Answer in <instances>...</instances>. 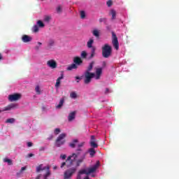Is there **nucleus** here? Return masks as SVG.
Instances as JSON below:
<instances>
[{
    "label": "nucleus",
    "instance_id": "nucleus-1",
    "mask_svg": "<svg viewBox=\"0 0 179 179\" xmlns=\"http://www.w3.org/2000/svg\"><path fill=\"white\" fill-rule=\"evenodd\" d=\"M76 153H73L71 155H69L65 162H62L61 165V169L64 167V166H66V167H72L73 164H76V167H79L80 164H82V162L85 161L86 159V153H85L80 159H78V156L80 155V152H82V149L79 148L76 150Z\"/></svg>",
    "mask_w": 179,
    "mask_h": 179
},
{
    "label": "nucleus",
    "instance_id": "nucleus-2",
    "mask_svg": "<svg viewBox=\"0 0 179 179\" xmlns=\"http://www.w3.org/2000/svg\"><path fill=\"white\" fill-rule=\"evenodd\" d=\"M96 73H91V72H85L84 73V83L85 85H89L90 82H92V79L95 78L96 80H99L100 78H101V75H103V69L102 68H96L95 69Z\"/></svg>",
    "mask_w": 179,
    "mask_h": 179
},
{
    "label": "nucleus",
    "instance_id": "nucleus-3",
    "mask_svg": "<svg viewBox=\"0 0 179 179\" xmlns=\"http://www.w3.org/2000/svg\"><path fill=\"white\" fill-rule=\"evenodd\" d=\"M36 173H41V171H45V174H38L36 179H48L51 176V171H50V166H44L43 164L36 166Z\"/></svg>",
    "mask_w": 179,
    "mask_h": 179
},
{
    "label": "nucleus",
    "instance_id": "nucleus-4",
    "mask_svg": "<svg viewBox=\"0 0 179 179\" xmlns=\"http://www.w3.org/2000/svg\"><path fill=\"white\" fill-rule=\"evenodd\" d=\"M102 57L103 58H110L113 54V48L108 44H105L102 48Z\"/></svg>",
    "mask_w": 179,
    "mask_h": 179
},
{
    "label": "nucleus",
    "instance_id": "nucleus-5",
    "mask_svg": "<svg viewBox=\"0 0 179 179\" xmlns=\"http://www.w3.org/2000/svg\"><path fill=\"white\" fill-rule=\"evenodd\" d=\"M73 61L74 64H72L67 67L68 71H72V69H76L78 66L83 64V60H82V58H80V57H75Z\"/></svg>",
    "mask_w": 179,
    "mask_h": 179
},
{
    "label": "nucleus",
    "instance_id": "nucleus-6",
    "mask_svg": "<svg viewBox=\"0 0 179 179\" xmlns=\"http://www.w3.org/2000/svg\"><path fill=\"white\" fill-rule=\"evenodd\" d=\"M65 138H66V134L65 133L61 134L56 139L55 145L57 148H61L62 145H65V142H66V141L65 140Z\"/></svg>",
    "mask_w": 179,
    "mask_h": 179
},
{
    "label": "nucleus",
    "instance_id": "nucleus-7",
    "mask_svg": "<svg viewBox=\"0 0 179 179\" xmlns=\"http://www.w3.org/2000/svg\"><path fill=\"white\" fill-rule=\"evenodd\" d=\"M75 173H76V167H73L66 170L64 173V179H71Z\"/></svg>",
    "mask_w": 179,
    "mask_h": 179
},
{
    "label": "nucleus",
    "instance_id": "nucleus-8",
    "mask_svg": "<svg viewBox=\"0 0 179 179\" xmlns=\"http://www.w3.org/2000/svg\"><path fill=\"white\" fill-rule=\"evenodd\" d=\"M112 44L117 50L120 48V43H118V38L115 33L112 32Z\"/></svg>",
    "mask_w": 179,
    "mask_h": 179
},
{
    "label": "nucleus",
    "instance_id": "nucleus-9",
    "mask_svg": "<svg viewBox=\"0 0 179 179\" xmlns=\"http://www.w3.org/2000/svg\"><path fill=\"white\" fill-rule=\"evenodd\" d=\"M20 99H22V94L17 93L8 96L9 101H17V100H20Z\"/></svg>",
    "mask_w": 179,
    "mask_h": 179
},
{
    "label": "nucleus",
    "instance_id": "nucleus-10",
    "mask_svg": "<svg viewBox=\"0 0 179 179\" xmlns=\"http://www.w3.org/2000/svg\"><path fill=\"white\" fill-rule=\"evenodd\" d=\"M48 66H50V68H52V69H55L57 66H58V64H57V62L54 59H50L47 62Z\"/></svg>",
    "mask_w": 179,
    "mask_h": 179
},
{
    "label": "nucleus",
    "instance_id": "nucleus-11",
    "mask_svg": "<svg viewBox=\"0 0 179 179\" xmlns=\"http://www.w3.org/2000/svg\"><path fill=\"white\" fill-rule=\"evenodd\" d=\"M99 162L94 165L91 168H88L87 169V176H89V174H92V173H94V171H96L97 170V168L99 167Z\"/></svg>",
    "mask_w": 179,
    "mask_h": 179
},
{
    "label": "nucleus",
    "instance_id": "nucleus-12",
    "mask_svg": "<svg viewBox=\"0 0 179 179\" xmlns=\"http://www.w3.org/2000/svg\"><path fill=\"white\" fill-rule=\"evenodd\" d=\"M17 107V105L15 103H10L7 106L4 107L3 111H10V110H13Z\"/></svg>",
    "mask_w": 179,
    "mask_h": 179
},
{
    "label": "nucleus",
    "instance_id": "nucleus-13",
    "mask_svg": "<svg viewBox=\"0 0 179 179\" xmlns=\"http://www.w3.org/2000/svg\"><path fill=\"white\" fill-rule=\"evenodd\" d=\"M90 143L93 149L99 148V145L96 143V138L94 137V136H91V141Z\"/></svg>",
    "mask_w": 179,
    "mask_h": 179
},
{
    "label": "nucleus",
    "instance_id": "nucleus-14",
    "mask_svg": "<svg viewBox=\"0 0 179 179\" xmlns=\"http://www.w3.org/2000/svg\"><path fill=\"white\" fill-rule=\"evenodd\" d=\"M54 45H55V41L54 39H50L47 43V50H51Z\"/></svg>",
    "mask_w": 179,
    "mask_h": 179
},
{
    "label": "nucleus",
    "instance_id": "nucleus-15",
    "mask_svg": "<svg viewBox=\"0 0 179 179\" xmlns=\"http://www.w3.org/2000/svg\"><path fill=\"white\" fill-rule=\"evenodd\" d=\"M31 40H33V38L29 36V35H23L22 37V41L23 43H29V41H31Z\"/></svg>",
    "mask_w": 179,
    "mask_h": 179
},
{
    "label": "nucleus",
    "instance_id": "nucleus-16",
    "mask_svg": "<svg viewBox=\"0 0 179 179\" xmlns=\"http://www.w3.org/2000/svg\"><path fill=\"white\" fill-rule=\"evenodd\" d=\"M62 79H64V73L61 74V76L59 77L56 80L55 87H59V85H61V80Z\"/></svg>",
    "mask_w": 179,
    "mask_h": 179
},
{
    "label": "nucleus",
    "instance_id": "nucleus-17",
    "mask_svg": "<svg viewBox=\"0 0 179 179\" xmlns=\"http://www.w3.org/2000/svg\"><path fill=\"white\" fill-rule=\"evenodd\" d=\"M76 115V111H73L71 113H69V117H68L69 121V122L73 121V120H75Z\"/></svg>",
    "mask_w": 179,
    "mask_h": 179
},
{
    "label": "nucleus",
    "instance_id": "nucleus-18",
    "mask_svg": "<svg viewBox=\"0 0 179 179\" xmlns=\"http://www.w3.org/2000/svg\"><path fill=\"white\" fill-rule=\"evenodd\" d=\"M87 152L90 154V157H94L96 155V150L93 148H90Z\"/></svg>",
    "mask_w": 179,
    "mask_h": 179
},
{
    "label": "nucleus",
    "instance_id": "nucleus-19",
    "mask_svg": "<svg viewBox=\"0 0 179 179\" xmlns=\"http://www.w3.org/2000/svg\"><path fill=\"white\" fill-rule=\"evenodd\" d=\"M93 43H94V40L93 38H90L89 41L87 43V47L88 48H93L94 46H93Z\"/></svg>",
    "mask_w": 179,
    "mask_h": 179
},
{
    "label": "nucleus",
    "instance_id": "nucleus-20",
    "mask_svg": "<svg viewBox=\"0 0 179 179\" xmlns=\"http://www.w3.org/2000/svg\"><path fill=\"white\" fill-rule=\"evenodd\" d=\"M94 55H96V47L91 48V55L89 59H92V58H94Z\"/></svg>",
    "mask_w": 179,
    "mask_h": 179
},
{
    "label": "nucleus",
    "instance_id": "nucleus-21",
    "mask_svg": "<svg viewBox=\"0 0 179 179\" xmlns=\"http://www.w3.org/2000/svg\"><path fill=\"white\" fill-rule=\"evenodd\" d=\"M92 34H93V36L96 37V38H99L100 37V31L98 29H94L92 31Z\"/></svg>",
    "mask_w": 179,
    "mask_h": 179
},
{
    "label": "nucleus",
    "instance_id": "nucleus-22",
    "mask_svg": "<svg viewBox=\"0 0 179 179\" xmlns=\"http://www.w3.org/2000/svg\"><path fill=\"white\" fill-rule=\"evenodd\" d=\"M93 65H94V62H92L91 63H90L88 67L85 72H90L92 69H93Z\"/></svg>",
    "mask_w": 179,
    "mask_h": 179
},
{
    "label": "nucleus",
    "instance_id": "nucleus-23",
    "mask_svg": "<svg viewBox=\"0 0 179 179\" xmlns=\"http://www.w3.org/2000/svg\"><path fill=\"white\" fill-rule=\"evenodd\" d=\"M110 15H112V20H115L117 11H115V10H110Z\"/></svg>",
    "mask_w": 179,
    "mask_h": 179
},
{
    "label": "nucleus",
    "instance_id": "nucleus-24",
    "mask_svg": "<svg viewBox=\"0 0 179 179\" xmlns=\"http://www.w3.org/2000/svg\"><path fill=\"white\" fill-rule=\"evenodd\" d=\"M80 57L83 59H86V58H87V52H86V50L82 51Z\"/></svg>",
    "mask_w": 179,
    "mask_h": 179
},
{
    "label": "nucleus",
    "instance_id": "nucleus-25",
    "mask_svg": "<svg viewBox=\"0 0 179 179\" xmlns=\"http://www.w3.org/2000/svg\"><path fill=\"white\" fill-rule=\"evenodd\" d=\"M64 101H65V99L64 98L61 99L59 102V104L56 106V108H61V107H62V106H64Z\"/></svg>",
    "mask_w": 179,
    "mask_h": 179
},
{
    "label": "nucleus",
    "instance_id": "nucleus-26",
    "mask_svg": "<svg viewBox=\"0 0 179 179\" xmlns=\"http://www.w3.org/2000/svg\"><path fill=\"white\" fill-rule=\"evenodd\" d=\"M3 162L4 163H8V166H12V164H13V162H12V159H8V158H4L3 159Z\"/></svg>",
    "mask_w": 179,
    "mask_h": 179
},
{
    "label": "nucleus",
    "instance_id": "nucleus-27",
    "mask_svg": "<svg viewBox=\"0 0 179 179\" xmlns=\"http://www.w3.org/2000/svg\"><path fill=\"white\" fill-rule=\"evenodd\" d=\"M43 20L46 23H50V21L51 20V15H45Z\"/></svg>",
    "mask_w": 179,
    "mask_h": 179
},
{
    "label": "nucleus",
    "instance_id": "nucleus-28",
    "mask_svg": "<svg viewBox=\"0 0 179 179\" xmlns=\"http://www.w3.org/2000/svg\"><path fill=\"white\" fill-rule=\"evenodd\" d=\"M70 97H71V99H77L78 94H76L75 92H72L70 93Z\"/></svg>",
    "mask_w": 179,
    "mask_h": 179
},
{
    "label": "nucleus",
    "instance_id": "nucleus-29",
    "mask_svg": "<svg viewBox=\"0 0 179 179\" xmlns=\"http://www.w3.org/2000/svg\"><path fill=\"white\" fill-rule=\"evenodd\" d=\"M15 118H9L6 120V124H13L15 122Z\"/></svg>",
    "mask_w": 179,
    "mask_h": 179
},
{
    "label": "nucleus",
    "instance_id": "nucleus-30",
    "mask_svg": "<svg viewBox=\"0 0 179 179\" xmlns=\"http://www.w3.org/2000/svg\"><path fill=\"white\" fill-rule=\"evenodd\" d=\"M36 24L38 26V27H44V23L41 20H38L36 22Z\"/></svg>",
    "mask_w": 179,
    "mask_h": 179
},
{
    "label": "nucleus",
    "instance_id": "nucleus-31",
    "mask_svg": "<svg viewBox=\"0 0 179 179\" xmlns=\"http://www.w3.org/2000/svg\"><path fill=\"white\" fill-rule=\"evenodd\" d=\"M35 92H36V94H41V91L40 90V86L37 85L35 87Z\"/></svg>",
    "mask_w": 179,
    "mask_h": 179
},
{
    "label": "nucleus",
    "instance_id": "nucleus-32",
    "mask_svg": "<svg viewBox=\"0 0 179 179\" xmlns=\"http://www.w3.org/2000/svg\"><path fill=\"white\" fill-rule=\"evenodd\" d=\"M32 31L37 33L38 31V25H34L32 28Z\"/></svg>",
    "mask_w": 179,
    "mask_h": 179
},
{
    "label": "nucleus",
    "instance_id": "nucleus-33",
    "mask_svg": "<svg viewBox=\"0 0 179 179\" xmlns=\"http://www.w3.org/2000/svg\"><path fill=\"white\" fill-rule=\"evenodd\" d=\"M75 143H78V139L73 140V143H71L69 144V146H70L71 148H75Z\"/></svg>",
    "mask_w": 179,
    "mask_h": 179
},
{
    "label": "nucleus",
    "instance_id": "nucleus-34",
    "mask_svg": "<svg viewBox=\"0 0 179 179\" xmlns=\"http://www.w3.org/2000/svg\"><path fill=\"white\" fill-rule=\"evenodd\" d=\"M78 174H86L87 175V171L86 169H83V170H80L79 172H78Z\"/></svg>",
    "mask_w": 179,
    "mask_h": 179
},
{
    "label": "nucleus",
    "instance_id": "nucleus-35",
    "mask_svg": "<svg viewBox=\"0 0 179 179\" xmlns=\"http://www.w3.org/2000/svg\"><path fill=\"white\" fill-rule=\"evenodd\" d=\"M80 15L82 19H85V17H86V13H85V11H80Z\"/></svg>",
    "mask_w": 179,
    "mask_h": 179
},
{
    "label": "nucleus",
    "instance_id": "nucleus-36",
    "mask_svg": "<svg viewBox=\"0 0 179 179\" xmlns=\"http://www.w3.org/2000/svg\"><path fill=\"white\" fill-rule=\"evenodd\" d=\"M56 10L57 13H61V12H62V7L61 6H58Z\"/></svg>",
    "mask_w": 179,
    "mask_h": 179
},
{
    "label": "nucleus",
    "instance_id": "nucleus-37",
    "mask_svg": "<svg viewBox=\"0 0 179 179\" xmlns=\"http://www.w3.org/2000/svg\"><path fill=\"white\" fill-rule=\"evenodd\" d=\"M106 4H107V6L110 7L113 5V1L111 0H108L107 2H106Z\"/></svg>",
    "mask_w": 179,
    "mask_h": 179
},
{
    "label": "nucleus",
    "instance_id": "nucleus-38",
    "mask_svg": "<svg viewBox=\"0 0 179 179\" xmlns=\"http://www.w3.org/2000/svg\"><path fill=\"white\" fill-rule=\"evenodd\" d=\"M59 132H61V129H59V128H56L55 129V135H58V134H59Z\"/></svg>",
    "mask_w": 179,
    "mask_h": 179
},
{
    "label": "nucleus",
    "instance_id": "nucleus-39",
    "mask_svg": "<svg viewBox=\"0 0 179 179\" xmlns=\"http://www.w3.org/2000/svg\"><path fill=\"white\" fill-rule=\"evenodd\" d=\"M103 22L104 23H106L107 22V19H106V18H100L99 19V23H103Z\"/></svg>",
    "mask_w": 179,
    "mask_h": 179
},
{
    "label": "nucleus",
    "instance_id": "nucleus-40",
    "mask_svg": "<svg viewBox=\"0 0 179 179\" xmlns=\"http://www.w3.org/2000/svg\"><path fill=\"white\" fill-rule=\"evenodd\" d=\"M27 146H28V148H31V146H33V143H31V142H28V143H27Z\"/></svg>",
    "mask_w": 179,
    "mask_h": 179
},
{
    "label": "nucleus",
    "instance_id": "nucleus-41",
    "mask_svg": "<svg viewBox=\"0 0 179 179\" xmlns=\"http://www.w3.org/2000/svg\"><path fill=\"white\" fill-rule=\"evenodd\" d=\"M61 158L63 159V160H65L66 159V155H61Z\"/></svg>",
    "mask_w": 179,
    "mask_h": 179
},
{
    "label": "nucleus",
    "instance_id": "nucleus-42",
    "mask_svg": "<svg viewBox=\"0 0 179 179\" xmlns=\"http://www.w3.org/2000/svg\"><path fill=\"white\" fill-rule=\"evenodd\" d=\"M85 145V142L80 143L78 144V148H82Z\"/></svg>",
    "mask_w": 179,
    "mask_h": 179
},
{
    "label": "nucleus",
    "instance_id": "nucleus-43",
    "mask_svg": "<svg viewBox=\"0 0 179 179\" xmlns=\"http://www.w3.org/2000/svg\"><path fill=\"white\" fill-rule=\"evenodd\" d=\"M54 138V136H52V135H50L48 138V141H52V139Z\"/></svg>",
    "mask_w": 179,
    "mask_h": 179
},
{
    "label": "nucleus",
    "instance_id": "nucleus-44",
    "mask_svg": "<svg viewBox=\"0 0 179 179\" xmlns=\"http://www.w3.org/2000/svg\"><path fill=\"white\" fill-rule=\"evenodd\" d=\"M109 92H110V90L108 88H106L105 91V94H107Z\"/></svg>",
    "mask_w": 179,
    "mask_h": 179
},
{
    "label": "nucleus",
    "instance_id": "nucleus-45",
    "mask_svg": "<svg viewBox=\"0 0 179 179\" xmlns=\"http://www.w3.org/2000/svg\"><path fill=\"white\" fill-rule=\"evenodd\" d=\"M77 179H82V175H80V173H78V176H77Z\"/></svg>",
    "mask_w": 179,
    "mask_h": 179
},
{
    "label": "nucleus",
    "instance_id": "nucleus-46",
    "mask_svg": "<svg viewBox=\"0 0 179 179\" xmlns=\"http://www.w3.org/2000/svg\"><path fill=\"white\" fill-rule=\"evenodd\" d=\"M34 156V155H33L32 153H30L28 155L29 157H33Z\"/></svg>",
    "mask_w": 179,
    "mask_h": 179
},
{
    "label": "nucleus",
    "instance_id": "nucleus-47",
    "mask_svg": "<svg viewBox=\"0 0 179 179\" xmlns=\"http://www.w3.org/2000/svg\"><path fill=\"white\" fill-rule=\"evenodd\" d=\"M76 79H77V80H80V77H79V76H76Z\"/></svg>",
    "mask_w": 179,
    "mask_h": 179
},
{
    "label": "nucleus",
    "instance_id": "nucleus-48",
    "mask_svg": "<svg viewBox=\"0 0 179 179\" xmlns=\"http://www.w3.org/2000/svg\"><path fill=\"white\" fill-rule=\"evenodd\" d=\"M106 65H107V64L106 63V62H103V66H106Z\"/></svg>",
    "mask_w": 179,
    "mask_h": 179
},
{
    "label": "nucleus",
    "instance_id": "nucleus-49",
    "mask_svg": "<svg viewBox=\"0 0 179 179\" xmlns=\"http://www.w3.org/2000/svg\"><path fill=\"white\" fill-rule=\"evenodd\" d=\"M54 170H57V169H58V167L57 166L53 167Z\"/></svg>",
    "mask_w": 179,
    "mask_h": 179
},
{
    "label": "nucleus",
    "instance_id": "nucleus-50",
    "mask_svg": "<svg viewBox=\"0 0 179 179\" xmlns=\"http://www.w3.org/2000/svg\"><path fill=\"white\" fill-rule=\"evenodd\" d=\"M2 58H3L2 57V54L0 53V61H1V59H2Z\"/></svg>",
    "mask_w": 179,
    "mask_h": 179
},
{
    "label": "nucleus",
    "instance_id": "nucleus-51",
    "mask_svg": "<svg viewBox=\"0 0 179 179\" xmlns=\"http://www.w3.org/2000/svg\"><path fill=\"white\" fill-rule=\"evenodd\" d=\"M44 147H41V148H40V150H44Z\"/></svg>",
    "mask_w": 179,
    "mask_h": 179
},
{
    "label": "nucleus",
    "instance_id": "nucleus-52",
    "mask_svg": "<svg viewBox=\"0 0 179 179\" xmlns=\"http://www.w3.org/2000/svg\"><path fill=\"white\" fill-rule=\"evenodd\" d=\"M21 170H22V171H23V170H26V168L22 167V168H21Z\"/></svg>",
    "mask_w": 179,
    "mask_h": 179
},
{
    "label": "nucleus",
    "instance_id": "nucleus-53",
    "mask_svg": "<svg viewBox=\"0 0 179 179\" xmlns=\"http://www.w3.org/2000/svg\"><path fill=\"white\" fill-rule=\"evenodd\" d=\"M38 45H41V44H43V43H41V42H38Z\"/></svg>",
    "mask_w": 179,
    "mask_h": 179
},
{
    "label": "nucleus",
    "instance_id": "nucleus-54",
    "mask_svg": "<svg viewBox=\"0 0 179 179\" xmlns=\"http://www.w3.org/2000/svg\"><path fill=\"white\" fill-rule=\"evenodd\" d=\"M84 179H90V178H89V176H87Z\"/></svg>",
    "mask_w": 179,
    "mask_h": 179
},
{
    "label": "nucleus",
    "instance_id": "nucleus-55",
    "mask_svg": "<svg viewBox=\"0 0 179 179\" xmlns=\"http://www.w3.org/2000/svg\"><path fill=\"white\" fill-rule=\"evenodd\" d=\"M36 50H38V47H36Z\"/></svg>",
    "mask_w": 179,
    "mask_h": 179
},
{
    "label": "nucleus",
    "instance_id": "nucleus-56",
    "mask_svg": "<svg viewBox=\"0 0 179 179\" xmlns=\"http://www.w3.org/2000/svg\"><path fill=\"white\" fill-rule=\"evenodd\" d=\"M77 83H79V80H77Z\"/></svg>",
    "mask_w": 179,
    "mask_h": 179
},
{
    "label": "nucleus",
    "instance_id": "nucleus-57",
    "mask_svg": "<svg viewBox=\"0 0 179 179\" xmlns=\"http://www.w3.org/2000/svg\"><path fill=\"white\" fill-rule=\"evenodd\" d=\"M0 113H2V110H0Z\"/></svg>",
    "mask_w": 179,
    "mask_h": 179
},
{
    "label": "nucleus",
    "instance_id": "nucleus-58",
    "mask_svg": "<svg viewBox=\"0 0 179 179\" xmlns=\"http://www.w3.org/2000/svg\"><path fill=\"white\" fill-rule=\"evenodd\" d=\"M41 1H44V0H41Z\"/></svg>",
    "mask_w": 179,
    "mask_h": 179
}]
</instances>
